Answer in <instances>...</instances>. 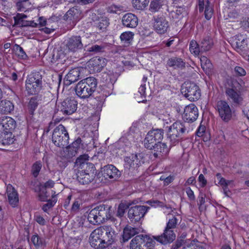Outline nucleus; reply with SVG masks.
Masks as SVG:
<instances>
[{
	"label": "nucleus",
	"mask_w": 249,
	"mask_h": 249,
	"mask_svg": "<svg viewBox=\"0 0 249 249\" xmlns=\"http://www.w3.org/2000/svg\"><path fill=\"white\" fill-rule=\"evenodd\" d=\"M115 236V231L111 227L104 226L91 232L89 237V243L95 249H103L114 243Z\"/></svg>",
	"instance_id": "obj_1"
},
{
	"label": "nucleus",
	"mask_w": 249,
	"mask_h": 249,
	"mask_svg": "<svg viewBox=\"0 0 249 249\" xmlns=\"http://www.w3.org/2000/svg\"><path fill=\"white\" fill-rule=\"evenodd\" d=\"M242 86L236 80H232L225 88V94L227 100L234 106H240L244 102L242 93Z\"/></svg>",
	"instance_id": "obj_2"
},
{
	"label": "nucleus",
	"mask_w": 249,
	"mask_h": 249,
	"mask_svg": "<svg viewBox=\"0 0 249 249\" xmlns=\"http://www.w3.org/2000/svg\"><path fill=\"white\" fill-rule=\"evenodd\" d=\"M97 86V79L93 77H89L79 81L75 88V90L79 97L86 99L92 95Z\"/></svg>",
	"instance_id": "obj_3"
},
{
	"label": "nucleus",
	"mask_w": 249,
	"mask_h": 249,
	"mask_svg": "<svg viewBox=\"0 0 249 249\" xmlns=\"http://www.w3.org/2000/svg\"><path fill=\"white\" fill-rule=\"evenodd\" d=\"M109 207L105 205H100L92 209L89 213L88 219L93 225L104 222L108 218Z\"/></svg>",
	"instance_id": "obj_4"
},
{
	"label": "nucleus",
	"mask_w": 249,
	"mask_h": 249,
	"mask_svg": "<svg viewBox=\"0 0 249 249\" xmlns=\"http://www.w3.org/2000/svg\"><path fill=\"white\" fill-rule=\"evenodd\" d=\"M77 170V179L81 184H87L91 181L92 177L95 170L93 164L88 162L83 165L81 164Z\"/></svg>",
	"instance_id": "obj_5"
},
{
	"label": "nucleus",
	"mask_w": 249,
	"mask_h": 249,
	"mask_svg": "<svg viewBox=\"0 0 249 249\" xmlns=\"http://www.w3.org/2000/svg\"><path fill=\"white\" fill-rule=\"evenodd\" d=\"M156 241L149 235H139L134 237L130 243V249H153Z\"/></svg>",
	"instance_id": "obj_6"
},
{
	"label": "nucleus",
	"mask_w": 249,
	"mask_h": 249,
	"mask_svg": "<svg viewBox=\"0 0 249 249\" xmlns=\"http://www.w3.org/2000/svg\"><path fill=\"white\" fill-rule=\"evenodd\" d=\"M26 90L30 95H36L42 87V75L39 72H33L26 80Z\"/></svg>",
	"instance_id": "obj_7"
},
{
	"label": "nucleus",
	"mask_w": 249,
	"mask_h": 249,
	"mask_svg": "<svg viewBox=\"0 0 249 249\" xmlns=\"http://www.w3.org/2000/svg\"><path fill=\"white\" fill-rule=\"evenodd\" d=\"M69 134L63 125L59 124L55 128L52 135V141L56 146H66L69 143Z\"/></svg>",
	"instance_id": "obj_8"
},
{
	"label": "nucleus",
	"mask_w": 249,
	"mask_h": 249,
	"mask_svg": "<svg viewBox=\"0 0 249 249\" xmlns=\"http://www.w3.org/2000/svg\"><path fill=\"white\" fill-rule=\"evenodd\" d=\"M186 130L184 124L180 122L177 121L171 125L167 133V139L171 144H174L178 142Z\"/></svg>",
	"instance_id": "obj_9"
},
{
	"label": "nucleus",
	"mask_w": 249,
	"mask_h": 249,
	"mask_svg": "<svg viewBox=\"0 0 249 249\" xmlns=\"http://www.w3.org/2000/svg\"><path fill=\"white\" fill-rule=\"evenodd\" d=\"M182 93L191 101H195L199 99L200 90L196 84L191 82H185L181 87Z\"/></svg>",
	"instance_id": "obj_10"
},
{
	"label": "nucleus",
	"mask_w": 249,
	"mask_h": 249,
	"mask_svg": "<svg viewBox=\"0 0 249 249\" xmlns=\"http://www.w3.org/2000/svg\"><path fill=\"white\" fill-rule=\"evenodd\" d=\"M216 109L218 113L219 116L225 123H228L231 121L235 113L229 103L225 100H220L217 102Z\"/></svg>",
	"instance_id": "obj_11"
},
{
	"label": "nucleus",
	"mask_w": 249,
	"mask_h": 249,
	"mask_svg": "<svg viewBox=\"0 0 249 249\" xmlns=\"http://www.w3.org/2000/svg\"><path fill=\"white\" fill-rule=\"evenodd\" d=\"M163 134V130L161 129H153L149 131L144 140L145 147L152 149L158 144V141L162 140Z\"/></svg>",
	"instance_id": "obj_12"
},
{
	"label": "nucleus",
	"mask_w": 249,
	"mask_h": 249,
	"mask_svg": "<svg viewBox=\"0 0 249 249\" xmlns=\"http://www.w3.org/2000/svg\"><path fill=\"white\" fill-rule=\"evenodd\" d=\"M142 154H132L124 159V170L133 172L144 162Z\"/></svg>",
	"instance_id": "obj_13"
},
{
	"label": "nucleus",
	"mask_w": 249,
	"mask_h": 249,
	"mask_svg": "<svg viewBox=\"0 0 249 249\" xmlns=\"http://www.w3.org/2000/svg\"><path fill=\"white\" fill-rule=\"evenodd\" d=\"M230 41L231 46L241 54L248 49L247 39L243 35H237L232 37Z\"/></svg>",
	"instance_id": "obj_14"
},
{
	"label": "nucleus",
	"mask_w": 249,
	"mask_h": 249,
	"mask_svg": "<svg viewBox=\"0 0 249 249\" xmlns=\"http://www.w3.org/2000/svg\"><path fill=\"white\" fill-rule=\"evenodd\" d=\"M84 71L85 69L82 67L75 68L71 70L64 79V84L68 86L79 79L83 78Z\"/></svg>",
	"instance_id": "obj_15"
},
{
	"label": "nucleus",
	"mask_w": 249,
	"mask_h": 249,
	"mask_svg": "<svg viewBox=\"0 0 249 249\" xmlns=\"http://www.w3.org/2000/svg\"><path fill=\"white\" fill-rule=\"evenodd\" d=\"M64 115H70L74 113L77 108V102L73 98L65 99L59 107Z\"/></svg>",
	"instance_id": "obj_16"
},
{
	"label": "nucleus",
	"mask_w": 249,
	"mask_h": 249,
	"mask_svg": "<svg viewBox=\"0 0 249 249\" xmlns=\"http://www.w3.org/2000/svg\"><path fill=\"white\" fill-rule=\"evenodd\" d=\"M149 209V207L145 206L132 207L128 210V217L132 221H138L144 216Z\"/></svg>",
	"instance_id": "obj_17"
},
{
	"label": "nucleus",
	"mask_w": 249,
	"mask_h": 249,
	"mask_svg": "<svg viewBox=\"0 0 249 249\" xmlns=\"http://www.w3.org/2000/svg\"><path fill=\"white\" fill-rule=\"evenodd\" d=\"M102 176L107 179L117 180L121 176V172L113 165L108 164L101 168Z\"/></svg>",
	"instance_id": "obj_18"
},
{
	"label": "nucleus",
	"mask_w": 249,
	"mask_h": 249,
	"mask_svg": "<svg viewBox=\"0 0 249 249\" xmlns=\"http://www.w3.org/2000/svg\"><path fill=\"white\" fill-rule=\"evenodd\" d=\"M16 126V122L12 118L8 116L0 117V132L1 133L12 132Z\"/></svg>",
	"instance_id": "obj_19"
},
{
	"label": "nucleus",
	"mask_w": 249,
	"mask_h": 249,
	"mask_svg": "<svg viewBox=\"0 0 249 249\" xmlns=\"http://www.w3.org/2000/svg\"><path fill=\"white\" fill-rule=\"evenodd\" d=\"M198 116V112L197 107L193 104L185 107L182 117L184 120L188 123L196 121Z\"/></svg>",
	"instance_id": "obj_20"
},
{
	"label": "nucleus",
	"mask_w": 249,
	"mask_h": 249,
	"mask_svg": "<svg viewBox=\"0 0 249 249\" xmlns=\"http://www.w3.org/2000/svg\"><path fill=\"white\" fill-rule=\"evenodd\" d=\"M169 26V22L165 17L162 16L154 18L153 27L158 34H164L165 33Z\"/></svg>",
	"instance_id": "obj_21"
},
{
	"label": "nucleus",
	"mask_w": 249,
	"mask_h": 249,
	"mask_svg": "<svg viewBox=\"0 0 249 249\" xmlns=\"http://www.w3.org/2000/svg\"><path fill=\"white\" fill-rule=\"evenodd\" d=\"M83 47L81 37L79 36H72L69 38L66 43V48L72 52H75Z\"/></svg>",
	"instance_id": "obj_22"
},
{
	"label": "nucleus",
	"mask_w": 249,
	"mask_h": 249,
	"mask_svg": "<svg viewBox=\"0 0 249 249\" xmlns=\"http://www.w3.org/2000/svg\"><path fill=\"white\" fill-rule=\"evenodd\" d=\"M105 59L100 57H95L88 62V67L93 72H100L106 65Z\"/></svg>",
	"instance_id": "obj_23"
},
{
	"label": "nucleus",
	"mask_w": 249,
	"mask_h": 249,
	"mask_svg": "<svg viewBox=\"0 0 249 249\" xmlns=\"http://www.w3.org/2000/svg\"><path fill=\"white\" fill-rule=\"evenodd\" d=\"M176 238V235L172 230L165 229L163 234L159 236H153L152 238L160 243L166 244L173 242Z\"/></svg>",
	"instance_id": "obj_24"
},
{
	"label": "nucleus",
	"mask_w": 249,
	"mask_h": 249,
	"mask_svg": "<svg viewBox=\"0 0 249 249\" xmlns=\"http://www.w3.org/2000/svg\"><path fill=\"white\" fill-rule=\"evenodd\" d=\"M81 12L76 7L70 8L64 16V18L67 21L72 22V25H75L81 17Z\"/></svg>",
	"instance_id": "obj_25"
},
{
	"label": "nucleus",
	"mask_w": 249,
	"mask_h": 249,
	"mask_svg": "<svg viewBox=\"0 0 249 249\" xmlns=\"http://www.w3.org/2000/svg\"><path fill=\"white\" fill-rule=\"evenodd\" d=\"M123 25L127 28H134L138 24L137 17L134 14L128 13L124 14L122 18Z\"/></svg>",
	"instance_id": "obj_26"
},
{
	"label": "nucleus",
	"mask_w": 249,
	"mask_h": 249,
	"mask_svg": "<svg viewBox=\"0 0 249 249\" xmlns=\"http://www.w3.org/2000/svg\"><path fill=\"white\" fill-rule=\"evenodd\" d=\"M27 16L23 14H18L14 18L15 23L14 25L18 27H36L37 24L34 21H29L25 20Z\"/></svg>",
	"instance_id": "obj_27"
},
{
	"label": "nucleus",
	"mask_w": 249,
	"mask_h": 249,
	"mask_svg": "<svg viewBox=\"0 0 249 249\" xmlns=\"http://www.w3.org/2000/svg\"><path fill=\"white\" fill-rule=\"evenodd\" d=\"M166 65L175 70L182 69L185 68V62L180 57L173 56L167 60Z\"/></svg>",
	"instance_id": "obj_28"
},
{
	"label": "nucleus",
	"mask_w": 249,
	"mask_h": 249,
	"mask_svg": "<svg viewBox=\"0 0 249 249\" xmlns=\"http://www.w3.org/2000/svg\"><path fill=\"white\" fill-rule=\"evenodd\" d=\"M7 196L9 203L12 207L18 206L19 198L18 195L15 188H7Z\"/></svg>",
	"instance_id": "obj_29"
},
{
	"label": "nucleus",
	"mask_w": 249,
	"mask_h": 249,
	"mask_svg": "<svg viewBox=\"0 0 249 249\" xmlns=\"http://www.w3.org/2000/svg\"><path fill=\"white\" fill-rule=\"evenodd\" d=\"M205 8V17L206 19H210L213 15V9L212 7L210 5V3L209 0H207L206 2L204 0H199V11L201 12Z\"/></svg>",
	"instance_id": "obj_30"
},
{
	"label": "nucleus",
	"mask_w": 249,
	"mask_h": 249,
	"mask_svg": "<svg viewBox=\"0 0 249 249\" xmlns=\"http://www.w3.org/2000/svg\"><path fill=\"white\" fill-rule=\"evenodd\" d=\"M48 188H36L35 191L37 193V196L39 199L41 201H46L50 199V196H52V195H56V196L58 194H55V192H53L51 190H48Z\"/></svg>",
	"instance_id": "obj_31"
},
{
	"label": "nucleus",
	"mask_w": 249,
	"mask_h": 249,
	"mask_svg": "<svg viewBox=\"0 0 249 249\" xmlns=\"http://www.w3.org/2000/svg\"><path fill=\"white\" fill-rule=\"evenodd\" d=\"M14 106L13 103L6 99L0 101V114L2 115L10 114L14 110Z\"/></svg>",
	"instance_id": "obj_32"
},
{
	"label": "nucleus",
	"mask_w": 249,
	"mask_h": 249,
	"mask_svg": "<svg viewBox=\"0 0 249 249\" xmlns=\"http://www.w3.org/2000/svg\"><path fill=\"white\" fill-rule=\"evenodd\" d=\"M153 155L155 158L162 157L168 152V149L165 143H161L160 141H158V144L154 146Z\"/></svg>",
	"instance_id": "obj_33"
},
{
	"label": "nucleus",
	"mask_w": 249,
	"mask_h": 249,
	"mask_svg": "<svg viewBox=\"0 0 249 249\" xmlns=\"http://www.w3.org/2000/svg\"><path fill=\"white\" fill-rule=\"evenodd\" d=\"M139 232L138 229L131 227L130 226H126L124 229L123 234L122 235L123 242L127 241L131 237Z\"/></svg>",
	"instance_id": "obj_34"
},
{
	"label": "nucleus",
	"mask_w": 249,
	"mask_h": 249,
	"mask_svg": "<svg viewBox=\"0 0 249 249\" xmlns=\"http://www.w3.org/2000/svg\"><path fill=\"white\" fill-rule=\"evenodd\" d=\"M17 9L19 11L25 12L32 7L31 0H16Z\"/></svg>",
	"instance_id": "obj_35"
},
{
	"label": "nucleus",
	"mask_w": 249,
	"mask_h": 249,
	"mask_svg": "<svg viewBox=\"0 0 249 249\" xmlns=\"http://www.w3.org/2000/svg\"><path fill=\"white\" fill-rule=\"evenodd\" d=\"M199 43L203 52L209 51L213 45V39L209 36L204 37Z\"/></svg>",
	"instance_id": "obj_36"
},
{
	"label": "nucleus",
	"mask_w": 249,
	"mask_h": 249,
	"mask_svg": "<svg viewBox=\"0 0 249 249\" xmlns=\"http://www.w3.org/2000/svg\"><path fill=\"white\" fill-rule=\"evenodd\" d=\"M15 141L14 136L12 132L2 133L0 138V142L3 145H9L12 144Z\"/></svg>",
	"instance_id": "obj_37"
},
{
	"label": "nucleus",
	"mask_w": 249,
	"mask_h": 249,
	"mask_svg": "<svg viewBox=\"0 0 249 249\" xmlns=\"http://www.w3.org/2000/svg\"><path fill=\"white\" fill-rule=\"evenodd\" d=\"M214 182L216 185H219L224 187L233 185L232 180H226L222 177L220 173H217L216 174Z\"/></svg>",
	"instance_id": "obj_38"
},
{
	"label": "nucleus",
	"mask_w": 249,
	"mask_h": 249,
	"mask_svg": "<svg viewBox=\"0 0 249 249\" xmlns=\"http://www.w3.org/2000/svg\"><path fill=\"white\" fill-rule=\"evenodd\" d=\"M182 249H205L203 246L195 240L186 242Z\"/></svg>",
	"instance_id": "obj_39"
},
{
	"label": "nucleus",
	"mask_w": 249,
	"mask_h": 249,
	"mask_svg": "<svg viewBox=\"0 0 249 249\" xmlns=\"http://www.w3.org/2000/svg\"><path fill=\"white\" fill-rule=\"evenodd\" d=\"M189 49L190 52L195 56H197L203 51L200 46V43L198 44L195 40H192L189 45Z\"/></svg>",
	"instance_id": "obj_40"
},
{
	"label": "nucleus",
	"mask_w": 249,
	"mask_h": 249,
	"mask_svg": "<svg viewBox=\"0 0 249 249\" xmlns=\"http://www.w3.org/2000/svg\"><path fill=\"white\" fill-rule=\"evenodd\" d=\"M12 50L18 58L25 60L27 58V55L26 53L24 52L23 48L19 45L15 44Z\"/></svg>",
	"instance_id": "obj_41"
},
{
	"label": "nucleus",
	"mask_w": 249,
	"mask_h": 249,
	"mask_svg": "<svg viewBox=\"0 0 249 249\" xmlns=\"http://www.w3.org/2000/svg\"><path fill=\"white\" fill-rule=\"evenodd\" d=\"M38 105V100L36 96L31 97L27 105V109L30 114L33 115Z\"/></svg>",
	"instance_id": "obj_42"
},
{
	"label": "nucleus",
	"mask_w": 249,
	"mask_h": 249,
	"mask_svg": "<svg viewBox=\"0 0 249 249\" xmlns=\"http://www.w3.org/2000/svg\"><path fill=\"white\" fill-rule=\"evenodd\" d=\"M149 2V0H132V3L134 8L137 10H143Z\"/></svg>",
	"instance_id": "obj_43"
},
{
	"label": "nucleus",
	"mask_w": 249,
	"mask_h": 249,
	"mask_svg": "<svg viewBox=\"0 0 249 249\" xmlns=\"http://www.w3.org/2000/svg\"><path fill=\"white\" fill-rule=\"evenodd\" d=\"M42 167V164L40 160L36 161L33 164L31 167V173L34 178L38 177Z\"/></svg>",
	"instance_id": "obj_44"
},
{
	"label": "nucleus",
	"mask_w": 249,
	"mask_h": 249,
	"mask_svg": "<svg viewBox=\"0 0 249 249\" xmlns=\"http://www.w3.org/2000/svg\"><path fill=\"white\" fill-rule=\"evenodd\" d=\"M134 34L130 31L123 33L120 36L121 41H124L127 44H130L132 41Z\"/></svg>",
	"instance_id": "obj_45"
},
{
	"label": "nucleus",
	"mask_w": 249,
	"mask_h": 249,
	"mask_svg": "<svg viewBox=\"0 0 249 249\" xmlns=\"http://www.w3.org/2000/svg\"><path fill=\"white\" fill-rule=\"evenodd\" d=\"M57 201V197L56 195H52V198L47 200V203L44 204L42 207V210L45 212H47L50 208L53 207Z\"/></svg>",
	"instance_id": "obj_46"
},
{
	"label": "nucleus",
	"mask_w": 249,
	"mask_h": 249,
	"mask_svg": "<svg viewBox=\"0 0 249 249\" xmlns=\"http://www.w3.org/2000/svg\"><path fill=\"white\" fill-rule=\"evenodd\" d=\"M89 157L87 154H84L83 155H81L76 160L75 162L74 167L75 169H77L79 168L80 165H83L84 164H86L88 163Z\"/></svg>",
	"instance_id": "obj_47"
},
{
	"label": "nucleus",
	"mask_w": 249,
	"mask_h": 249,
	"mask_svg": "<svg viewBox=\"0 0 249 249\" xmlns=\"http://www.w3.org/2000/svg\"><path fill=\"white\" fill-rule=\"evenodd\" d=\"M162 0H152L150 4L149 10L152 12H156L159 10L162 5Z\"/></svg>",
	"instance_id": "obj_48"
},
{
	"label": "nucleus",
	"mask_w": 249,
	"mask_h": 249,
	"mask_svg": "<svg viewBox=\"0 0 249 249\" xmlns=\"http://www.w3.org/2000/svg\"><path fill=\"white\" fill-rule=\"evenodd\" d=\"M33 244L37 247L45 246V242L44 239L40 238L37 235H34L31 238Z\"/></svg>",
	"instance_id": "obj_49"
},
{
	"label": "nucleus",
	"mask_w": 249,
	"mask_h": 249,
	"mask_svg": "<svg viewBox=\"0 0 249 249\" xmlns=\"http://www.w3.org/2000/svg\"><path fill=\"white\" fill-rule=\"evenodd\" d=\"M130 205V203H121L118 208L117 214L120 217H122L124 214L125 210Z\"/></svg>",
	"instance_id": "obj_50"
},
{
	"label": "nucleus",
	"mask_w": 249,
	"mask_h": 249,
	"mask_svg": "<svg viewBox=\"0 0 249 249\" xmlns=\"http://www.w3.org/2000/svg\"><path fill=\"white\" fill-rule=\"evenodd\" d=\"M124 10V7L120 5L112 4L107 8V12L109 13L119 14Z\"/></svg>",
	"instance_id": "obj_51"
},
{
	"label": "nucleus",
	"mask_w": 249,
	"mask_h": 249,
	"mask_svg": "<svg viewBox=\"0 0 249 249\" xmlns=\"http://www.w3.org/2000/svg\"><path fill=\"white\" fill-rule=\"evenodd\" d=\"M200 61L201 67L203 69L211 68L212 63L206 57L202 56L200 58Z\"/></svg>",
	"instance_id": "obj_52"
},
{
	"label": "nucleus",
	"mask_w": 249,
	"mask_h": 249,
	"mask_svg": "<svg viewBox=\"0 0 249 249\" xmlns=\"http://www.w3.org/2000/svg\"><path fill=\"white\" fill-rule=\"evenodd\" d=\"M66 152L67 153V158H71L73 157L76 156V155L77 154L78 151L76 149H73L71 146H69L67 148Z\"/></svg>",
	"instance_id": "obj_53"
},
{
	"label": "nucleus",
	"mask_w": 249,
	"mask_h": 249,
	"mask_svg": "<svg viewBox=\"0 0 249 249\" xmlns=\"http://www.w3.org/2000/svg\"><path fill=\"white\" fill-rule=\"evenodd\" d=\"M177 219L175 217L171 219H169L168 223H167L166 229L172 230L173 229L175 228L177 226Z\"/></svg>",
	"instance_id": "obj_54"
},
{
	"label": "nucleus",
	"mask_w": 249,
	"mask_h": 249,
	"mask_svg": "<svg viewBox=\"0 0 249 249\" xmlns=\"http://www.w3.org/2000/svg\"><path fill=\"white\" fill-rule=\"evenodd\" d=\"M234 72L236 75L238 76H244L246 74V71L245 69L240 66L235 67Z\"/></svg>",
	"instance_id": "obj_55"
},
{
	"label": "nucleus",
	"mask_w": 249,
	"mask_h": 249,
	"mask_svg": "<svg viewBox=\"0 0 249 249\" xmlns=\"http://www.w3.org/2000/svg\"><path fill=\"white\" fill-rule=\"evenodd\" d=\"M205 202V198L203 195H200L198 197L197 204L199 206V210L200 211H203L206 209V206L204 205Z\"/></svg>",
	"instance_id": "obj_56"
},
{
	"label": "nucleus",
	"mask_w": 249,
	"mask_h": 249,
	"mask_svg": "<svg viewBox=\"0 0 249 249\" xmlns=\"http://www.w3.org/2000/svg\"><path fill=\"white\" fill-rule=\"evenodd\" d=\"M104 47L103 46L98 45H94L89 47L88 49V51L89 52H92L94 53H99L103 51Z\"/></svg>",
	"instance_id": "obj_57"
},
{
	"label": "nucleus",
	"mask_w": 249,
	"mask_h": 249,
	"mask_svg": "<svg viewBox=\"0 0 249 249\" xmlns=\"http://www.w3.org/2000/svg\"><path fill=\"white\" fill-rule=\"evenodd\" d=\"M81 142L82 140L81 138H78L75 141H74L70 146L73 149H76L78 151V150L82 146Z\"/></svg>",
	"instance_id": "obj_58"
},
{
	"label": "nucleus",
	"mask_w": 249,
	"mask_h": 249,
	"mask_svg": "<svg viewBox=\"0 0 249 249\" xmlns=\"http://www.w3.org/2000/svg\"><path fill=\"white\" fill-rule=\"evenodd\" d=\"M109 25V22L107 20L105 19H102L100 20L97 26V27L100 30H103L105 29Z\"/></svg>",
	"instance_id": "obj_59"
},
{
	"label": "nucleus",
	"mask_w": 249,
	"mask_h": 249,
	"mask_svg": "<svg viewBox=\"0 0 249 249\" xmlns=\"http://www.w3.org/2000/svg\"><path fill=\"white\" fill-rule=\"evenodd\" d=\"M146 203L149 204L151 207L155 208L163 207L164 206L163 203L158 200H149L147 201Z\"/></svg>",
	"instance_id": "obj_60"
},
{
	"label": "nucleus",
	"mask_w": 249,
	"mask_h": 249,
	"mask_svg": "<svg viewBox=\"0 0 249 249\" xmlns=\"http://www.w3.org/2000/svg\"><path fill=\"white\" fill-rule=\"evenodd\" d=\"M228 17L230 19H237V21H238V19L240 18V15L236 10H233L229 13Z\"/></svg>",
	"instance_id": "obj_61"
},
{
	"label": "nucleus",
	"mask_w": 249,
	"mask_h": 249,
	"mask_svg": "<svg viewBox=\"0 0 249 249\" xmlns=\"http://www.w3.org/2000/svg\"><path fill=\"white\" fill-rule=\"evenodd\" d=\"M241 106H242V112L244 115L247 118L248 120H249V116L248 114V112H249V102L245 103Z\"/></svg>",
	"instance_id": "obj_62"
},
{
	"label": "nucleus",
	"mask_w": 249,
	"mask_h": 249,
	"mask_svg": "<svg viewBox=\"0 0 249 249\" xmlns=\"http://www.w3.org/2000/svg\"><path fill=\"white\" fill-rule=\"evenodd\" d=\"M35 219L40 225H45L46 224L45 219L39 214H36L35 216Z\"/></svg>",
	"instance_id": "obj_63"
},
{
	"label": "nucleus",
	"mask_w": 249,
	"mask_h": 249,
	"mask_svg": "<svg viewBox=\"0 0 249 249\" xmlns=\"http://www.w3.org/2000/svg\"><path fill=\"white\" fill-rule=\"evenodd\" d=\"M205 132V127L200 125L196 131V135L198 137H202Z\"/></svg>",
	"instance_id": "obj_64"
}]
</instances>
